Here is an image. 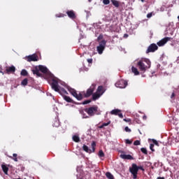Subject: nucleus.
Segmentation results:
<instances>
[{
  "instance_id": "52",
  "label": "nucleus",
  "mask_w": 179,
  "mask_h": 179,
  "mask_svg": "<svg viewBox=\"0 0 179 179\" xmlns=\"http://www.w3.org/2000/svg\"><path fill=\"white\" fill-rule=\"evenodd\" d=\"M120 153H124V151H120Z\"/></svg>"
},
{
  "instance_id": "34",
  "label": "nucleus",
  "mask_w": 179,
  "mask_h": 179,
  "mask_svg": "<svg viewBox=\"0 0 179 179\" xmlns=\"http://www.w3.org/2000/svg\"><path fill=\"white\" fill-rule=\"evenodd\" d=\"M103 91V86H99L97 88V93H100Z\"/></svg>"
},
{
  "instance_id": "22",
  "label": "nucleus",
  "mask_w": 179,
  "mask_h": 179,
  "mask_svg": "<svg viewBox=\"0 0 179 179\" xmlns=\"http://www.w3.org/2000/svg\"><path fill=\"white\" fill-rule=\"evenodd\" d=\"M21 76H27L29 75V73H27V71L26 69H22L20 73Z\"/></svg>"
},
{
  "instance_id": "45",
  "label": "nucleus",
  "mask_w": 179,
  "mask_h": 179,
  "mask_svg": "<svg viewBox=\"0 0 179 179\" xmlns=\"http://www.w3.org/2000/svg\"><path fill=\"white\" fill-rule=\"evenodd\" d=\"M152 13H149L147 15V17H148V19H150V17H152Z\"/></svg>"
},
{
  "instance_id": "30",
  "label": "nucleus",
  "mask_w": 179,
  "mask_h": 179,
  "mask_svg": "<svg viewBox=\"0 0 179 179\" xmlns=\"http://www.w3.org/2000/svg\"><path fill=\"white\" fill-rule=\"evenodd\" d=\"M80 114H82L83 118H89V116H87L83 110L80 111Z\"/></svg>"
},
{
  "instance_id": "9",
  "label": "nucleus",
  "mask_w": 179,
  "mask_h": 179,
  "mask_svg": "<svg viewBox=\"0 0 179 179\" xmlns=\"http://www.w3.org/2000/svg\"><path fill=\"white\" fill-rule=\"evenodd\" d=\"M159 47H157L156 43H152L148 46L145 52L146 54H149V52H155V51H157Z\"/></svg>"
},
{
  "instance_id": "49",
  "label": "nucleus",
  "mask_w": 179,
  "mask_h": 179,
  "mask_svg": "<svg viewBox=\"0 0 179 179\" xmlns=\"http://www.w3.org/2000/svg\"><path fill=\"white\" fill-rule=\"evenodd\" d=\"M104 127V126H103V124L102 125H101V126H99V128L101 129H103Z\"/></svg>"
},
{
  "instance_id": "42",
  "label": "nucleus",
  "mask_w": 179,
  "mask_h": 179,
  "mask_svg": "<svg viewBox=\"0 0 179 179\" xmlns=\"http://www.w3.org/2000/svg\"><path fill=\"white\" fill-rule=\"evenodd\" d=\"M87 61L88 64H93V59H92V58L87 59Z\"/></svg>"
},
{
  "instance_id": "55",
  "label": "nucleus",
  "mask_w": 179,
  "mask_h": 179,
  "mask_svg": "<svg viewBox=\"0 0 179 179\" xmlns=\"http://www.w3.org/2000/svg\"><path fill=\"white\" fill-rule=\"evenodd\" d=\"M178 19H179V16L178 17Z\"/></svg>"
},
{
  "instance_id": "33",
  "label": "nucleus",
  "mask_w": 179,
  "mask_h": 179,
  "mask_svg": "<svg viewBox=\"0 0 179 179\" xmlns=\"http://www.w3.org/2000/svg\"><path fill=\"white\" fill-rule=\"evenodd\" d=\"M125 143L127 145H132V141H130L129 139H126L125 140Z\"/></svg>"
},
{
  "instance_id": "7",
  "label": "nucleus",
  "mask_w": 179,
  "mask_h": 179,
  "mask_svg": "<svg viewBox=\"0 0 179 179\" xmlns=\"http://www.w3.org/2000/svg\"><path fill=\"white\" fill-rule=\"evenodd\" d=\"M106 44H107L106 40H103L99 43V45L96 48L99 54H103V51H104V49L106 48Z\"/></svg>"
},
{
  "instance_id": "1",
  "label": "nucleus",
  "mask_w": 179,
  "mask_h": 179,
  "mask_svg": "<svg viewBox=\"0 0 179 179\" xmlns=\"http://www.w3.org/2000/svg\"><path fill=\"white\" fill-rule=\"evenodd\" d=\"M96 89V84H92L90 88H88L85 92H83L82 93L78 94L75 89L68 87L67 90L75 97L77 100L80 101V100H83V97L87 99V97H90V96L93 95V92H94Z\"/></svg>"
},
{
  "instance_id": "21",
  "label": "nucleus",
  "mask_w": 179,
  "mask_h": 179,
  "mask_svg": "<svg viewBox=\"0 0 179 179\" xmlns=\"http://www.w3.org/2000/svg\"><path fill=\"white\" fill-rule=\"evenodd\" d=\"M131 72L133 73H134V75H136V76L139 75V71H138V69H136V67H135V66L131 67Z\"/></svg>"
},
{
  "instance_id": "18",
  "label": "nucleus",
  "mask_w": 179,
  "mask_h": 179,
  "mask_svg": "<svg viewBox=\"0 0 179 179\" xmlns=\"http://www.w3.org/2000/svg\"><path fill=\"white\" fill-rule=\"evenodd\" d=\"M34 75H36L37 76H41V73H40V69L37 67H35L34 69L32 70Z\"/></svg>"
},
{
  "instance_id": "24",
  "label": "nucleus",
  "mask_w": 179,
  "mask_h": 179,
  "mask_svg": "<svg viewBox=\"0 0 179 179\" xmlns=\"http://www.w3.org/2000/svg\"><path fill=\"white\" fill-rule=\"evenodd\" d=\"M10 159H12L14 160V162H17V154H13V157L12 156H8Z\"/></svg>"
},
{
  "instance_id": "25",
  "label": "nucleus",
  "mask_w": 179,
  "mask_h": 179,
  "mask_svg": "<svg viewBox=\"0 0 179 179\" xmlns=\"http://www.w3.org/2000/svg\"><path fill=\"white\" fill-rule=\"evenodd\" d=\"M27 83H29V80L27 78H24L22 82L21 85L22 86H27Z\"/></svg>"
},
{
  "instance_id": "10",
  "label": "nucleus",
  "mask_w": 179,
  "mask_h": 179,
  "mask_svg": "<svg viewBox=\"0 0 179 179\" xmlns=\"http://www.w3.org/2000/svg\"><path fill=\"white\" fill-rule=\"evenodd\" d=\"M25 59H27V62H36L38 61V56L37 55L34 54L29 56L25 57Z\"/></svg>"
},
{
  "instance_id": "43",
  "label": "nucleus",
  "mask_w": 179,
  "mask_h": 179,
  "mask_svg": "<svg viewBox=\"0 0 179 179\" xmlns=\"http://www.w3.org/2000/svg\"><path fill=\"white\" fill-rule=\"evenodd\" d=\"M102 38H103V35H99V36H98V38H97V41H100V40H102Z\"/></svg>"
},
{
  "instance_id": "54",
  "label": "nucleus",
  "mask_w": 179,
  "mask_h": 179,
  "mask_svg": "<svg viewBox=\"0 0 179 179\" xmlns=\"http://www.w3.org/2000/svg\"><path fill=\"white\" fill-rule=\"evenodd\" d=\"M90 1H92V0H89L90 2Z\"/></svg>"
},
{
  "instance_id": "48",
  "label": "nucleus",
  "mask_w": 179,
  "mask_h": 179,
  "mask_svg": "<svg viewBox=\"0 0 179 179\" xmlns=\"http://www.w3.org/2000/svg\"><path fill=\"white\" fill-rule=\"evenodd\" d=\"M157 179H165L164 177H158Z\"/></svg>"
},
{
  "instance_id": "17",
  "label": "nucleus",
  "mask_w": 179,
  "mask_h": 179,
  "mask_svg": "<svg viewBox=\"0 0 179 179\" xmlns=\"http://www.w3.org/2000/svg\"><path fill=\"white\" fill-rule=\"evenodd\" d=\"M63 99L67 103H72L73 104H75V101H73V99H72L71 98H70L69 96H68L66 95H63Z\"/></svg>"
},
{
  "instance_id": "8",
  "label": "nucleus",
  "mask_w": 179,
  "mask_h": 179,
  "mask_svg": "<svg viewBox=\"0 0 179 179\" xmlns=\"http://www.w3.org/2000/svg\"><path fill=\"white\" fill-rule=\"evenodd\" d=\"M115 86L116 87H119V89H125L128 86V82L124 80H120L115 83Z\"/></svg>"
},
{
  "instance_id": "46",
  "label": "nucleus",
  "mask_w": 179,
  "mask_h": 179,
  "mask_svg": "<svg viewBox=\"0 0 179 179\" xmlns=\"http://www.w3.org/2000/svg\"><path fill=\"white\" fill-rule=\"evenodd\" d=\"M123 121H124L125 122H131V119L129 118L124 119Z\"/></svg>"
},
{
  "instance_id": "41",
  "label": "nucleus",
  "mask_w": 179,
  "mask_h": 179,
  "mask_svg": "<svg viewBox=\"0 0 179 179\" xmlns=\"http://www.w3.org/2000/svg\"><path fill=\"white\" fill-rule=\"evenodd\" d=\"M124 131H125L126 132H131V129H129V127H126L124 128Z\"/></svg>"
},
{
  "instance_id": "50",
  "label": "nucleus",
  "mask_w": 179,
  "mask_h": 179,
  "mask_svg": "<svg viewBox=\"0 0 179 179\" xmlns=\"http://www.w3.org/2000/svg\"><path fill=\"white\" fill-rule=\"evenodd\" d=\"M124 37H126V38L128 37V34H124Z\"/></svg>"
},
{
  "instance_id": "38",
  "label": "nucleus",
  "mask_w": 179,
  "mask_h": 179,
  "mask_svg": "<svg viewBox=\"0 0 179 179\" xmlns=\"http://www.w3.org/2000/svg\"><path fill=\"white\" fill-rule=\"evenodd\" d=\"M152 141L154 145H156V146H159V143L157 142V141H156L155 139H152Z\"/></svg>"
},
{
  "instance_id": "44",
  "label": "nucleus",
  "mask_w": 179,
  "mask_h": 179,
  "mask_svg": "<svg viewBox=\"0 0 179 179\" xmlns=\"http://www.w3.org/2000/svg\"><path fill=\"white\" fill-rule=\"evenodd\" d=\"M117 115H118V117H119L120 118H124V115H122V113H121V112L117 114Z\"/></svg>"
},
{
  "instance_id": "14",
  "label": "nucleus",
  "mask_w": 179,
  "mask_h": 179,
  "mask_svg": "<svg viewBox=\"0 0 179 179\" xmlns=\"http://www.w3.org/2000/svg\"><path fill=\"white\" fill-rule=\"evenodd\" d=\"M66 15L70 17V19H76V15L75 14V11L73 10H67Z\"/></svg>"
},
{
  "instance_id": "23",
  "label": "nucleus",
  "mask_w": 179,
  "mask_h": 179,
  "mask_svg": "<svg viewBox=\"0 0 179 179\" xmlns=\"http://www.w3.org/2000/svg\"><path fill=\"white\" fill-rule=\"evenodd\" d=\"M100 96H101L100 94H97V93L93 94H92V99L94 101H96V100H97V99H99L100 97Z\"/></svg>"
},
{
  "instance_id": "5",
  "label": "nucleus",
  "mask_w": 179,
  "mask_h": 179,
  "mask_svg": "<svg viewBox=\"0 0 179 179\" xmlns=\"http://www.w3.org/2000/svg\"><path fill=\"white\" fill-rule=\"evenodd\" d=\"M129 171L133 176L134 179L138 178V165L136 164H132L131 167L129 168Z\"/></svg>"
},
{
  "instance_id": "13",
  "label": "nucleus",
  "mask_w": 179,
  "mask_h": 179,
  "mask_svg": "<svg viewBox=\"0 0 179 179\" xmlns=\"http://www.w3.org/2000/svg\"><path fill=\"white\" fill-rule=\"evenodd\" d=\"M120 157L124 160H134V157L131 155L121 154Z\"/></svg>"
},
{
  "instance_id": "3",
  "label": "nucleus",
  "mask_w": 179,
  "mask_h": 179,
  "mask_svg": "<svg viewBox=\"0 0 179 179\" xmlns=\"http://www.w3.org/2000/svg\"><path fill=\"white\" fill-rule=\"evenodd\" d=\"M51 86L52 89L55 90V92L59 93L62 97L66 96L65 94H68V92L65 90V88H62L58 85V81L53 80Z\"/></svg>"
},
{
  "instance_id": "26",
  "label": "nucleus",
  "mask_w": 179,
  "mask_h": 179,
  "mask_svg": "<svg viewBox=\"0 0 179 179\" xmlns=\"http://www.w3.org/2000/svg\"><path fill=\"white\" fill-rule=\"evenodd\" d=\"M106 176L107 177V178L108 179H114V176H113V174H111V173L110 172H107L106 173Z\"/></svg>"
},
{
  "instance_id": "35",
  "label": "nucleus",
  "mask_w": 179,
  "mask_h": 179,
  "mask_svg": "<svg viewBox=\"0 0 179 179\" xmlns=\"http://www.w3.org/2000/svg\"><path fill=\"white\" fill-rule=\"evenodd\" d=\"M103 5H108L110 3V0H103Z\"/></svg>"
},
{
  "instance_id": "31",
  "label": "nucleus",
  "mask_w": 179,
  "mask_h": 179,
  "mask_svg": "<svg viewBox=\"0 0 179 179\" xmlns=\"http://www.w3.org/2000/svg\"><path fill=\"white\" fill-rule=\"evenodd\" d=\"M134 146H139V145H141V141L138 140H136L134 142Z\"/></svg>"
},
{
  "instance_id": "37",
  "label": "nucleus",
  "mask_w": 179,
  "mask_h": 179,
  "mask_svg": "<svg viewBox=\"0 0 179 179\" xmlns=\"http://www.w3.org/2000/svg\"><path fill=\"white\" fill-rule=\"evenodd\" d=\"M64 16H65V15H64L63 13L56 15V17H64Z\"/></svg>"
},
{
  "instance_id": "40",
  "label": "nucleus",
  "mask_w": 179,
  "mask_h": 179,
  "mask_svg": "<svg viewBox=\"0 0 179 179\" xmlns=\"http://www.w3.org/2000/svg\"><path fill=\"white\" fill-rule=\"evenodd\" d=\"M110 122H108L107 123H103L102 124L103 127H108V125H110Z\"/></svg>"
},
{
  "instance_id": "15",
  "label": "nucleus",
  "mask_w": 179,
  "mask_h": 179,
  "mask_svg": "<svg viewBox=\"0 0 179 179\" xmlns=\"http://www.w3.org/2000/svg\"><path fill=\"white\" fill-rule=\"evenodd\" d=\"M9 165H6V164H1V169L3 172L4 173V174H6V176H8V172L9 171Z\"/></svg>"
},
{
  "instance_id": "27",
  "label": "nucleus",
  "mask_w": 179,
  "mask_h": 179,
  "mask_svg": "<svg viewBox=\"0 0 179 179\" xmlns=\"http://www.w3.org/2000/svg\"><path fill=\"white\" fill-rule=\"evenodd\" d=\"M73 141H74V142H80V138H79V136H73Z\"/></svg>"
},
{
  "instance_id": "29",
  "label": "nucleus",
  "mask_w": 179,
  "mask_h": 179,
  "mask_svg": "<svg viewBox=\"0 0 179 179\" xmlns=\"http://www.w3.org/2000/svg\"><path fill=\"white\" fill-rule=\"evenodd\" d=\"M141 151L142 153H143L144 155H148V150H146V148H141Z\"/></svg>"
},
{
  "instance_id": "28",
  "label": "nucleus",
  "mask_w": 179,
  "mask_h": 179,
  "mask_svg": "<svg viewBox=\"0 0 179 179\" xmlns=\"http://www.w3.org/2000/svg\"><path fill=\"white\" fill-rule=\"evenodd\" d=\"M98 155L99 157H104L105 155H104V152H103V150H100Z\"/></svg>"
},
{
  "instance_id": "51",
  "label": "nucleus",
  "mask_w": 179,
  "mask_h": 179,
  "mask_svg": "<svg viewBox=\"0 0 179 179\" xmlns=\"http://www.w3.org/2000/svg\"><path fill=\"white\" fill-rule=\"evenodd\" d=\"M141 2H145V0H141Z\"/></svg>"
},
{
  "instance_id": "11",
  "label": "nucleus",
  "mask_w": 179,
  "mask_h": 179,
  "mask_svg": "<svg viewBox=\"0 0 179 179\" xmlns=\"http://www.w3.org/2000/svg\"><path fill=\"white\" fill-rule=\"evenodd\" d=\"M171 39V38H170V37L164 38L163 39H162L161 41L157 42V44L159 47H163V45H164V44H166L167 43V41H170Z\"/></svg>"
},
{
  "instance_id": "16",
  "label": "nucleus",
  "mask_w": 179,
  "mask_h": 179,
  "mask_svg": "<svg viewBox=\"0 0 179 179\" xmlns=\"http://www.w3.org/2000/svg\"><path fill=\"white\" fill-rule=\"evenodd\" d=\"M38 69L41 72H42V73H47V72H48V69L43 65H39Z\"/></svg>"
},
{
  "instance_id": "4",
  "label": "nucleus",
  "mask_w": 179,
  "mask_h": 179,
  "mask_svg": "<svg viewBox=\"0 0 179 179\" xmlns=\"http://www.w3.org/2000/svg\"><path fill=\"white\" fill-rule=\"evenodd\" d=\"M99 110V107L94 106L90 108H85V111L86 113L90 115V117H93L95 114H97V111Z\"/></svg>"
},
{
  "instance_id": "32",
  "label": "nucleus",
  "mask_w": 179,
  "mask_h": 179,
  "mask_svg": "<svg viewBox=\"0 0 179 179\" xmlns=\"http://www.w3.org/2000/svg\"><path fill=\"white\" fill-rule=\"evenodd\" d=\"M89 103H92V100H85L82 103V104L85 106L86 104H89Z\"/></svg>"
},
{
  "instance_id": "6",
  "label": "nucleus",
  "mask_w": 179,
  "mask_h": 179,
  "mask_svg": "<svg viewBox=\"0 0 179 179\" xmlns=\"http://www.w3.org/2000/svg\"><path fill=\"white\" fill-rule=\"evenodd\" d=\"M91 148L92 150L89 149V147H87V145H84L83 146V149L85 152H86L87 153H94V152L96 151V142L93 141L91 144Z\"/></svg>"
},
{
  "instance_id": "20",
  "label": "nucleus",
  "mask_w": 179,
  "mask_h": 179,
  "mask_svg": "<svg viewBox=\"0 0 179 179\" xmlns=\"http://www.w3.org/2000/svg\"><path fill=\"white\" fill-rule=\"evenodd\" d=\"M119 113H121V110L119 109H114L110 111L112 115H118Z\"/></svg>"
},
{
  "instance_id": "39",
  "label": "nucleus",
  "mask_w": 179,
  "mask_h": 179,
  "mask_svg": "<svg viewBox=\"0 0 179 179\" xmlns=\"http://www.w3.org/2000/svg\"><path fill=\"white\" fill-rule=\"evenodd\" d=\"M137 168H138V171H139V170H141L142 171H145V169H143V166H137Z\"/></svg>"
},
{
  "instance_id": "53",
  "label": "nucleus",
  "mask_w": 179,
  "mask_h": 179,
  "mask_svg": "<svg viewBox=\"0 0 179 179\" xmlns=\"http://www.w3.org/2000/svg\"><path fill=\"white\" fill-rule=\"evenodd\" d=\"M143 118L145 119V118H146V116H143Z\"/></svg>"
},
{
  "instance_id": "36",
  "label": "nucleus",
  "mask_w": 179,
  "mask_h": 179,
  "mask_svg": "<svg viewBox=\"0 0 179 179\" xmlns=\"http://www.w3.org/2000/svg\"><path fill=\"white\" fill-rule=\"evenodd\" d=\"M154 148H155V144H150V150H152V152H155Z\"/></svg>"
},
{
  "instance_id": "47",
  "label": "nucleus",
  "mask_w": 179,
  "mask_h": 179,
  "mask_svg": "<svg viewBox=\"0 0 179 179\" xmlns=\"http://www.w3.org/2000/svg\"><path fill=\"white\" fill-rule=\"evenodd\" d=\"M174 96H176V94H174V92H173L171 96V99H173V97H174Z\"/></svg>"
},
{
  "instance_id": "2",
  "label": "nucleus",
  "mask_w": 179,
  "mask_h": 179,
  "mask_svg": "<svg viewBox=\"0 0 179 179\" xmlns=\"http://www.w3.org/2000/svg\"><path fill=\"white\" fill-rule=\"evenodd\" d=\"M151 62L149 59L143 58L137 62V68H138L141 72L145 73L148 69H150Z\"/></svg>"
},
{
  "instance_id": "19",
  "label": "nucleus",
  "mask_w": 179,
  "mask_h": 179,
  "mask_svg": "<svg viewBox=\"0 0 179 179\" xmlns=\"http://www.w3.org/2000/svg\"><path fill=\"white\" fill-rule=\"evenodd\" d=\"M110 2L115 8H120V1L117 0H110Z\"/></svg>"
},
{
  "instance_id": "12",
  "label": "nucleus",
  "mask_w": 179,
  "mask_h": 179,
  "mask_svg": "<svg viewBox=\"0 0 179 179\" xmlns=\"http://www.w3.org/2000/svg\"><path fill=\"white\" fill-rule=\"evenodd\" d=\"M6 73H15L16 72V67L15 66H11L9 67H7L6 69Z\"/></svg>"
}]
</instances>
